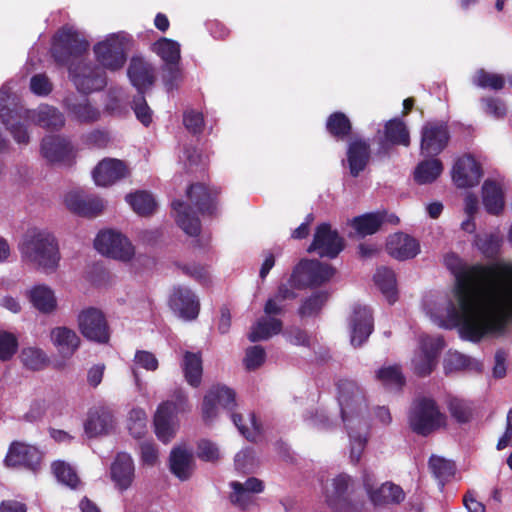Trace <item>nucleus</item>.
Returning a JSON list of instances; mask_svg holds the SVG:
<instances>
[{"label": "nucleus", "mask_w": 512, "mask_h": 512, "mask_svg": "<svg viewBox=\"0 0 512 512\" xmlns=\"http://www.w3.org/2000/svg\"><path fill=\"white\" fill-rule=\"evenodd\" d=\"M459 261L453 253L445 257L456 277L459 311L452 307L451 315L461 337L471 342L504 337L512 320V263H477L456 270L452 264Z\"/></svg>", "instance_id": "1"}, {"label": "nucleus", "mask_w": 512, "mask_h": 512, "mask_svg": "<svg viewBox=\"0 0 512 512\" xmlns=\"http://www.w3.org/2000/svg\"><path fill=\"white\" fill-rule=\"evenodd\" d=\"M22 257L44 270L55 271L60 261L59 245L55 236L47 231H30L19 245Z\"/></svg>", "instance_id": "2"}, {"label": "nucleus", "mask_w": 512, "mask_h": 512, "mask_svg": "<svg viewBox=\"0 0 512 512\" xmlns=\"http://www.w3.org/2000/svg\"><path fill=\"white\" fill-rule=\"evenodd\" d=\"M218 406L230 413L231 420L239 432L250 439L251 433L243 424V416L235 413L236 393L225 385H214L205 394L202 403V417L205 423H211L218 415Z\"/></svg>", "instance_id": "3"}, {"label": "nucleus", "mask_w": 512, "mask_h": 512, "mask_svg": "<svg viewBox=\"0 0 512 512\" xmlns=\"http://www.w3.org/2000/svg\"><path fill=\"white\" fill-rule=\"evenodd\" d=\"M336 389L341 417L346 428H350L354 422L360 424L368 412L364 389L355 380L347 378L339 379L336 382Z\"/></svg>", "instance_id": "4"}, {"label": "nucleus", "mask_w": 512, "mask_h": 512, "mask_svg": "<svg viewBox=\"0 0 512 512\" xmlns=\"http://www.w3.org/2000/svg\"><path fill=\"white\" fill-rule=\"evenodd\" d=\"M408 421L414 433L427 437L446 425V416L441 413L435 400L422 397L413 403Z\"/></svg>", "instance_id": "5"}, {"label": "nucleus", "mask_w": 512, "mask_h": 512, "mask_svg": "<svg viewBox=\"0 0 512 512\" xmlns=\"http://www.w3.org/2000/svg\"><path fill=\"white\" fill-rule=\"evenodd\" d=\"M89 42L73 27L63 26L53 36L51 54L59 65H66L71 58L87 52Z\"/></svg>", "instance_id": "6"}, {"label": "nucleus", "mask_w": 512, "mask_h": 512, "mask_svg": "<svg viewBox=\"0 0 512 512\" xmlns=\"http://www.w3.org/2000/svg\"><path fill=\"white\" fill-rule=\"evenodd\" d=\"M44 453L35 445L24 441H12L3 463L12 469H24L33 473L41 469Z\"/></svg>", "instance_id": "7"}, {"label": "nucleus", "mask_w": 512, "mask_h": 512, "mask_svg": "<svg viewBox=\"0 0 512 512\" xmlns=\"http://www.w3.org/2000/svg\"><path fill=\"white\" fill-rule=\"evenodd\" d=\"M69 78L76 89L82 94H90L103 90L107 85V77L103 68L92 63L78 62L68 68Z\"/></svg>", "instance_id": "8"}, {"label": "nucleus", "mask_w": 512, "mask_h": 512, "mask_svg": "<svg viewBox=\"0 0 512 512\" xmlns=\"http://www.w3.org/2000/svg\"><path fill=\"white\" fill-rule=\"evenodd\" d=\"M81 335L97 344H107L110 340V327L104 313L95 307L81 310L77 316Z\"/></svg>", "instance_id": "9"}, {"label": "nucleus", "mask_w": 512, "mask_h": 512, "mask_svg": "<svg viewBox=\"0 0 512 512\" xmlns=\"http://www.w3.org/2000/svg\"><path fill=\"white\" fill-rule=\"evenodd\" d=\"M410 143V132L406 123L399 117L392 118L384 124L383 131L377 132L376 155L387 157L394 146L408 147Z\"/></svg>", "instance_id": "10"}, {"label": "nucleus", "mask_w": 512, "mask_h": 512, "mask_svg": "<svg viewBox=\"0 0 512 512\" xmlns=\"http://www.w3.org/2000/svg\"><path fill=\"white\" fill-rule=\"evenodd\" d=\"M94 247L102 255L124 262L130 261L135 254L129 239L112 230L99 232L94 240Z\"/></svg>", "instance_id": "11"}, {"label": "nucleus", "mask_w": 512, "mask_h": 512, "mask_svg": "<svg viewBox=\"0 0 512 512\" xmlns=\"http://www.w3.org/2000/svg\"><path fill=\"white\" fill-rule=\"evenodd\" d=\"M450 141V131L446 122L427 121L421 129L420 150L426 157L439 155Z\"/></svg>", "instance_id": "12"}, {"label": "nucleus", "mask_w": 512, "mask_h": 512, "mask_svg": "<svg viewBox=\"0 0 512 512\" xmlns=\"http://www.w3.org/2000/svg\"><path fill=\"white\" fill-rule=\"evenodd\" d=\"M445 346L440 336H423L420 341V353L412 360L413 372L418 377L429 376L437 365V359Z\"/></svg>", "instance_id": "13"}, {"label": "nucleus", "mask_w": 512, "mask_h": 512, "mask_svg": "<svg viewBox=\"0 0 512 512\" xmlns=\"http://www.w3.org/2000/svg\"><path fill=\"white\" fill-rule=\"evenodd\" d=\"M96 60L102 66L111 71L121 69L126 60L125 43L118 35H111L104 41L94 46Z\"/></svg>", "instance_id": "14"}, {"label": "nucleus", "mask_w": 512, "mask_h": 512, "mask_svg": "<svg viewBox=\"0 0 512 512\" xmlns=\"http://www.w3.org/2000/svg\"><path fill=\"white\" fill-rule=\"evenodd\" d=\"M10 97L9 89H0V119L18 144H28L30 136L27 127L21 122L23 112L18 108H9L7 105Z\"/></svg>", "instance_id": "15"}, {"label": "nucleus", "mask_w": 512, "mask_h": 512, "mask_svg": "<svg viewBox=\"0 0 512 512\" xmlns=\"http://www.w3.org/2000/svg\"><path fill=\"white\" fill-rule=\"evenodd\" d=\"M41 155L50 164L71 166L75 161V151L71 141L60 135H48L41 141Z\"/></svg>", "instance_id": "16"}, {"label": "nucleus", "mask_w": 512, "mask_h": 512, "mask_svg": "<svg viewBox=\"0 0 512 512\" xmlns=\"http://www.w3.org/2000/svg\"><path fill=\"white\" fill-rule=\"evenodd\" d=\"M351 478L347 474H340L333 480V489L327 495V504L335 512H361L363 502L352 500L349 495Z\"/></svg>", "instance_id": "17"}, {"label": "nucleus", "mask_w": 512, "mask_h": 512, "mask_svg": "<svg viewBox=\"0 0 512 512\" xmlns=\"http://www.w3.org/2000/svg\"><path fill=\"white\" fill-rule=\"evenodd\" d=\"M232 492L229 494L231 504L240 510H248L256 504L255 494L265 489L264 482L256 477H249L245 482L232 481L229 483Z\"/></svg>", "instance_id": "18"}, {"label": "nucleus", "mask_w": 512, "mask_h": 512, "mask_svg": "<svg viewBox=\"0 0 512 512\" xmlns=\"http://www.w3.org/2000/svg\"><path fill=\"white\" fill-rule=\"evenodd\" d=\"M350 341L354 347H360L374 330L372 311L367 306L355 304L349 318Z\"/></svg>", "instance_id": "19"}, {"label": "nucleus", "mask_w": 512, "mask_h": 512, "mask_svg": "<svg viewBox=\"0 0 512 512\" xmlns=\"http://www.w3.org/2000/svg\"><path fill=\"white\" fill-rule=\"evenodd\" d=\"M363 485L368 494L371 503L375 507H385L388 505H398L405 499V493L401 486L387 481L381 486L374 488L372 480L365 475Z\"/></svg>", "instance_id": "20"}, {"label": "nucleus", "mask_w": 512, "mask_h": 512, "mask_svg": "<svg viewBox=\"0 0 512 512\" xmlns=\"http://www.w3.org/2000/svg\"><path fill=\"white\" fill-rule=\"evenodd\" d=\"M482 175L481 165L469 154L458 158L452 168V180L458 188L478 185Z\"/></svg>", "instance_id": "21"}, {"label": "nucleus", "mask_w": 512, "mask_h": 512, "mask_svg": "<svg viewBox=\"0 0 512 512\" xmlns=\"http://www.w3.org/2000/svg\"><path fill=\"white\" fill-rule=\"evenodd\" d=\"M289 284L298 290L318 288L320 286V261L300 260L290 274Z\"/></svg>", "instance_id": "22"}, {"label": "nucleus", "mask_w": 512, "mask_h": 512, "mask_svg": "<svg viewBox=\"0 0 512 512\" xmlns=\"http://www.w3.org/2000/svg\"><path fill=\"white\" fill-rule=\"evenodd\" d=\"M170 308L185 320L198 317L200 303L197 296L189 288L178 286L173 289L169 298Z\"/></svg>", "instance_id": "23"}, {"label": "nucleus", "mask_w": 512, "mask_h": 512, "mask_svg": "<svg viewBox=\"0 0 512 512\" xmlns=\"http://www.w3.org/2000/svg\"><path fill=\"white\" fill-rule=\"evenodd\" d=\"M126 163L115 158H105L93 170V178L98 186L107 187L129 176Z\"/></svg>", "instance_id": "24"}, {"label": "nucleus", "mask_w": 512, "mask_h": 512, "mask_svg": "<svg viewBox=\"0 0 512 512\" xmlns=\"http://www.w3.org/2000/svg\"><path fill=\"white\" fill-rule=\"evenodd\" d=\"M131 84L137 89V94L146 93L156 81L154 66L141 57H133L127 69Z\"/></svg>", "instance_id": "25"}, {"label": "nucleus", "mask_w": 512, "mask_h": 512, "mask_svg": "<svg viewBox=\"0 0 512 512\" xmlns=\"http://www.w3.org/2000/svg\"><path fill=\"white\" fill-rule=\"evenodd\" d=\"M371 147L368 140L354 137L349 140L346 150V160L350 175L358 177L369 164Z\"/></svg>", "instance_id": "26"}, {"label": "nucleus", "mask_w": 512, "mask_h": 512, "mask_svg": "<svg viewBox=\"0 0 512 512\" xmlns=\"http://www.w3.org/2000/svg\"><path fill=\"white\" fill-rule=\"evenodd\" d=\"M65 205L74 214L87 218L98 216L104 209V202L100 197L80 192H69L65 196Z\"/></svg>", "instance_id": "27"}, {"label": "nucleus", "mask_w": 512, "mask_h": 512, "mask_svg": "<svg viewBox=\"0 0 512 512\" xmlns=\"http://www.w3.org/2000/svg\"><path fill=\"white\" fill-rule=\"evenodd\" d=\"M220 191L203 183L188 186L186 196L202 215H213L217 209V197Z\"/></svg>", "instance_id": "28"}, {"label": "nucleus", "mask_w": 512, "mask_h": 512, "mask_svg": "<svg viewBox=\"0 0 512 512\" xmlns=\"http://www.w3.org/2000/svg\"><path fill=\"white\" fill-rule=\"evenodd\" d=\"M387 253L399 261L415 258L420 252L419 242L412 236L398 232L390 235L386 243Z\"/></svg>", "instance_id": "29"}, {"label": "nucleus", "mask_w": 512, "mask_h": 512, "mask_svg": "<svg viewBox=\"0 0 512 512\" xmlns=\"http://www.w3.org/2000/svg\"><path fill=\"white\" fill-rule=\"evenodd\" d=\"M50 340L58 353L66 359L71 358L79 349L81 339L78 334L66 326H57L50 331Z\"/></svg>", "instance_id": "30"}, {"label": "nucleus", "mask_w": 512, "mask_h": 512, "mask_svg": "<svg viewBox=\"0 0 512 512\" xmlns=\"http://www.w3.org/2000/svg\"><path fill=\"white\" fill-rule=\"evenodd\" d=\"M169 469L180 481L189 480L195 470L193 453L183 447H174L169 455Z\"/></svg>", "instance_id": "31"}, {"label": "nucleus", "mask_w": 512, "mask_h": 512, "mask_svg": "<svg viewBox=\"0 0 512 512\" xmlns=\"http://www.w3.org/2000/svg\"><path fill=\"white\" fill-rule=\"evenodd\" d=\"M23 118L49 130H59L65 124L63 114L57 108L49 105H40L35 110H26Z\"/></svg>", "instance_id": "32"}, {"label": "nucleus", "mask_w": 512, "mask_h": 512, "mask_svg": "<svg viewBox=\"0 0 512 512\" xmlns=\"http://www.w3.org/2000/svg\"><path fill=\"white\" fill-rule=\"evenodd\" d=\"M111 478L120 490L128 489L134 479V463L127 453H118L111 464Z\"/></svg>", "instance_id": "33"}, {"label": "nucleus", "mask_w": 512, "mask_h": 512, "mask_svg": "<svg viewBox=\"0 0 512 512\" xmlns=\"http://www.w3.org/2000/svg\"><path fill=\"white\" fill-rule=\"evenodd\" d=\"M113 424V414L105 407L91 409L84 423V431L89 438L106 434Z\"/></svg>", "instance_id": "34"}, {"label": "nucleus", "mask_w": 512, "mask_h": 512, "mask_svg": "<svg viewBox=\"0 0 512 512\" xmlns=\"http://www.w3.org/2000/svg\"><path fill=\"white\" fill-rule=\"evenodd\" d=\"M176 212V223L189 236L196 237L201 232V222L191 207L182 200H174L171 204Z\"/></svg>", "instance_id": "35"}, {"label": "nucleus", "mask_w": 512, "mask_h": 512, "mask_svg": "<svg viewBox=\"0 0 512 512\" xmlns=\"http://www.w3.org/2000/svg\"><path fill=\"white\" fill-rule=\"evenodd\" d=\"M375 379L388 392L399 393L406 385V377L399 364L380 367L375 372Z\"/></svg>", "instance_id": "36"}, {"label": "nucleus", "mask_w": 512, "mask_h": 512, "mask_svg": "<svg viewBox=\"0 0 512 512\" xmlns=\"http://www.w3.org/2000/svg\"><path fill=\"white\" fill-rule=\"evenodd\" d=\"M502 237L498 233H476L473 238V246L480 254L489 260L496 259L501 251Z\"/></svg>", "instance_id": "37"}, {"label": "nucleus", "mask_w": 512, "mask_h": 512, "mask_svg": "<svg viewBox=\"0 0 512 512\" xmlns=\"http://www.w3.org/2000/svg\"><path fill=\"white\" fill-rule=\"evenodd\" d=\"M345 240L331 225L322 222V258H336L345 248Z\"/></svg>", "instance_id": "38"}, {"label": "nucleus", "mask_w": 512, "mask_h": 512, "mask_svg": "<svg viewBox=\"0 0 512 512\" xmlns=\"http://www.w3.org/2000/svg\"><path fill=\"white\" fill-rule=\"evenodd\" d=\"M483 204L486 211L499 215L504 208V195L501 186L492 180H486L482 186Z\"/></svg>", "instance_id": "39"}, {"label": "nucleus", "mask_w": 512, "mask_h": 512, "mask_svg": "<svg viewBox=\"0 0 512 512\" xmlns=\"http://www.w3.org/2000/svg\"><path fill=\"white\" fill-rule=\"evenodd\" d=\"M65 106L68 112L81 123H93L100 117V111L93 107L86 98L82 100L67 98L65 99Z\"/></svg>", "instance_id": "40"}, {"label": "nucleus", "mask_w": 512, "mask_h": 512, "mask_svg": "<svg viewBox=\"0 0 512 512\" xmlns=\"http://www.w3.org/2000/svg\"><path fill=\"white\" fill-rule=\"evenodd\" d=\"M374 282L386 297L389 304H393L397 301L396 274L391 268L385 266L379 267L374 274Z\"/></svg>", "instance_id": "41"}, {"label": "nucleus", "mask_w": 512, "mask_h": 512, "mask_svg": "<svg viewBox=\"0 0 512 512\" xmlns=\"http://www.w3.org/2000/svg\"><path fill=\"white\" fill-rule=\"evenodd\" d=\"M385 216V212L366 213L354 217L351 221V226L362 237L373 235L381 228L385 221Z\"/></svg>", "instance_id": "42"}, {"label": "nucleus", "mask_w": 512, "mask_h": 512, "mask_svg": "<svg viewBox=\"0 0 512 512\" xmlns=\"http://www.w3.org/2000/svg\"><path fill=\"white\" fill-rule=\"evenodd\" d=\"M182 369L185 380L189 385L197 388L202 380V358L200 353L185 352L183 356Z\"/></svg>", "instance_id": "43"}, {"label": "nucleus", "mask_w": 512, "mask_h": 512, "mask_svg": "<svg viewBox=\"0 0 512 512\" xmlns=\"http://www.w3.org/2000/svg\"><path fill=\"white\" fill-rule=\"evenodd\" d=\"M283 322L274 317L268 319H259L252 327L251 332L248 335V339L251 342H258L261 340H267L273 335H277L282 331Z\"/></svg>", "instance_id": "44"}, {"label": "nucleus", "mask_w": 512, "mask_h": 512, "mask_svg": "<svg viewBox=\"0 0 512 512\" xmlns=\"http://www.w3.org/2000/svg\"><path fill=\"white\" fill-rule=\"evenodd\" d=\"M166 406H158L154 415V428L157 438L168 443L175 435L174 420L176 417L165 412Z\"/></svg>", "instance_id": "45"}, {"label": "nucleus", "mask_w": 512, "mask_h": 512, "mask_svg": "<svg viewBox=\"0 0 512 512\" xmlns=\"http://www.w3.org/2000/svg\"><path fill=\"white\" fill-rule=\"evenodd\" d=\"M30 301L42 313L49 314L56 309L53 291L45 285H37L30 291Z\"/></svg>", "instance_id": "46"}, {"label": "nucleus", "mask_w": 512, "mask_h": 512, "mask_svg": "<svg viewBox=\"0 0 512 512\" xmlns=\"http://www.w3.org/2000/svg\"><path fill=\"white\" fill-rule=\"evenodd\" d=\"M443 164L437 158L423 160L420 162L414 172V180L420 184H429L434 182L442 173Z\"/></svg>", "instance_id": "47"}, {"label": "nucleus", "mask_w": 512, "mask_h": 512, "mask_svg": "<svg viewBox=\"0 0 512 512\" xmlns=\"http://www.w3.org/2000/svg\"><path fill=\"white\" fill-rule=\"evenodd\" d=\"M126 201L132 209L140 216H150L156 210L157 203L147 191H136L126 195Z\"/></svg>", "instance_id": "48"}, {"label": "nucleus", "mask_w": 512, "mask_h": 512, "mask_svg": "<svg viewBox=\"0 0 512 512\" xmlns=\"http://www.w3.org/2000/svg\"><path fill=\"white\" fill-rule=\"evenodd\" d=\"M326 129L337 140H345L352 132V124L343 112H334L327 118Z\"/></svg>", "instance_id": "49"}, {"label": "nucleus", "mask_w": 512, "mask_h": 512, "mask_svg": "<svg viewBox=\"0 0 512 512\" xmlns=\"http://www.w3.org/2000/svg\"><path fill=\"white\" fill-rule=\"evenodd\" d=\"M428 466L441 487H443L454 476L456 470V466L453 461L435 455H432L429 458Z\"/></svg>", "instance_id": "50"}, {"label": "nucleus", "mask_w": 512, "mask_h": 512, "mask_svg": "<svg viewBox=\"0 0 512 512\" xmlns=\"http://www.w3.org/2000/svg\"><path fill=\"white\" fill-rule=\"evenodd\" d=\"M154 51L165 64H179L180 45L178 42L165 37L160 38L154 43Z\"/></svg>", "instance_id": "51"}, {"label": "nucleus", "mask_w": 512, "mask_h": 512, "mask_svg": "<svg viewBox=\"0 0 512 512\" xmlns=\"http://www.w3.org/2000/svg\"><path fill=\"white\" fill-rule=\"evenodd\" d=\"M20 358L23 365L32 371H40L48 364V358L45 352L36 347L24 348L21 351Z\"/></svg>", "instance_id": "52"}, {"label": "nucleus", "mask_w": 512, "mask_h": 512, "mask_svg": "<svg viewBox=\"0 0 512 512\" xmlns=\"http://www.w3.org/2000/svg\"><path fill=\"white\" fill-rule=\"evenodd\" d=\"M171 400L162 402L159 406H166L165 412L177 417L178 414L190 412L191 406L187 394L182 388H177L171 395Z\"/></svg>", "instance_id": "53"}, {"label": "nucleus", "mask_w": 512, "mask_h": 512, "mask_svg": "<svg viewBox=\"0 0 512 512\" xmlns=\"http://www.w3.org/2000/svg\"><path fill=\"white\" fill-rule=\"evenodd\" d=\"M448 410L452 418L459 424L468 423L473 417L472 404L463 399L451 398L448 402Z\"/></svg>", "instance_id": "54"}, {"label": "nucleus", "mask_w": 512, "mask_h": 512, "mask_svg": "<svg viewBox=\"0 0 512 512\" xmlns=\"http://www.w3.org/2000/svg\"><path fill=\"white\" fill-rule=\"evenodd\" d=\"M474 84L483 89L501 90L505 85V79L501 74L490 73L485 69H479L473 80Z\"/></svg>", "instance_id": "55"}, {"label": "nucleus", "mask_w": 512, "mask_h": 512, "mask_svg": "<svg viewBox=\"0 0 512 512\" xmlns=\"http://www.w3.org/2000/svg\"><path fill=\"white\" fill-rule=\"evenodd\" d=\"M52 471L60 482L71 488H76L80 482L74 469L64 461H55L52 464Z\"/></svg>", "instance_id": "56"}, {"label": "nucleus", "mask_w": 512, "mask_h": 512, "mask_svg": "<svg viewBox=\"0 0 512 512\" xmlns=\"http://www.w3.org/2000/svg\"><path fill=\"white\" fill-rule=\"evenodd\" d=\"M128 430L137 439L142 438L147 432V417L142 409H133L129 413Z\"/></svg>", "instance_id": "57"}, {"label": "nucleus", "mask_w": 512, "mask_h": 512, "mask_svg": "<svg viewBox=\"0 0 512 512\" xmlns=\"http://www.w3.org/2000/svg\"><path fill=\"white\" fill-rule=\"evenodd\" d=\"M145 94L142 93L134 96L131 107L137 120L145 127H148L153 121V112L146 101Z\"/></svg>", "instance_id": "58"}, {"label": "nucleus", "mask_w": 512, "mask_h": 512, "mask_svg": "<svg viewBox=\"0 0 512 512\" xmlns=\"http://www.w3.org/2000/svg\"><path fill=\"white\" fill-rule=\"evenodd\" d=\"M183 125L192 135L202 134L205 126L203 113L194 109L184 111Z\"/></svg>", "instance_id": "59"}, {"label": "nucleus", "mask_w": 512, "mask_h": 512, "mask_svg": "<svg viewBox=\"0 0 512 512\" xmlns=\"http://www.w3.org/2000/svg\"><path fill=\"white\" fill-rule=\"evenodd\" d=\"M17 338L9 332H0V360L8 361L17 352Z\"/></svg>", "instance_id": "60"}, {"label": "nucleus", "mask_w": 512, "mask_h": 512, "mask_svg": "<svg viewBox=\"0 0 512 512\" xmlns=\"http://www.w3.org/2000/svg\"><path fill=\"white\" fill-rule=\"evenodd\" d=\"M265 358L266 352L262 346H251L246 350L244 365L249 371L256 370L264 363Z\"/></svg>", "instance_id": "61"}, {"label": "nucleus", "mask_w": 512, "mask_h": 512, "mask_svg": "<svg viewBox=\"0 0 512 512\" xmlns=\"http://www.w3.org/2000/svg\"><path fill=\"white\" fill-rule=\"evenodd\" d=\"M320 312V292L316 291L311 296L305 298L300 307L298 314L301 318H309L317 316Z\"/></svg>", "instance_id": "62"}, {"label": "nucleus", "mask_w": 512, "mask_h": 512, "mask_svg": "<svg viewBox=\"0 0 512 512\" xmlns=\"http://www.w3.org/2000/svg\"><path fill=\"white\" fill-rule=\"evenodd\" d=\"M347 430L351 440L350 458L353 463L357 464L361 459L367 443V438L359 433H355L352 425H350V428H347Z\"/></svg>", "instance_id": "63"}, {"label": "nucleus", "mask_w": 512, "mask_h": 512, "mask_svg": "<svg viewBox=\"0 0 512 512\" xmlns=\"http://www.w3.org/2000/svg\"><path fill=\"white\" fill-rule=\"evenodd\" d=\"M482 104L486 114L494 117L495 119H503L507 114V108L499 98L486 97L482 99Z\"/></svg>", "instance_id": "64"}]
</instances>
